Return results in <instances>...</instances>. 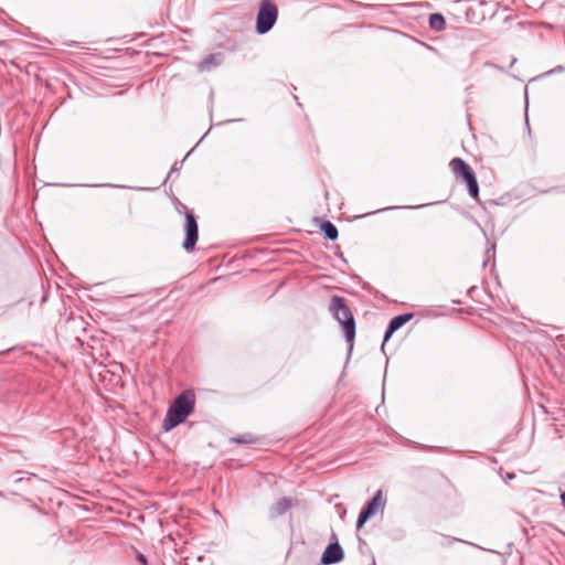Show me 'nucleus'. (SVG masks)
<instances>
[{
	"label": "nucleus",
	"instance_id": "1",
	"mask_svg": "<svg viewBox=\"0 0 565 565\" xmlns=\"http://www.w3.org/2000/svg\"><path fill=\"white\" fill-rule=\"evenodd\" d=\"M195 395L192 391H185L180 394L169 407L162 423V428L169 431L183 423L193 412Z\"/></svg>",
	"mask_w": 565,
	"mask_h": 565
},
{
	"label": "nucleus",
	"instance_id": "2",
	"mask_svg": "<svg viewBox=\"0 0 565 565\" xmlns=\"http://www.w3.org/2000/svg\"><path fill=\"white\" fill-rule=\"evenodd\" d=\"M329 308L333 317L342 326L347 341L352 345L355 337V321L352 311L344 299L339 296L331 298Z\"/></svg>",
	"mask_w": 565,
	"mask_h": 565
},
{
	"label": "nucleus",
	"instance_id": "3",
	"mask_svg": "<svg viewBox=\"0 0 565 565\" xmlns=\"http://www.w3.org/2000/svg\"><path fill=\"white\" fill-rule=\"evenodd\" d=\"M449 167L457 179H461L466 182L469 194L478 200L479 185L472 171L471 167L467 164L461 158H454Z\"/></svg>",
	"mask_w": 565,
	"mask_h": 565
},
{
	"label": "nucleus",
	"instance_id": "4",
	"mask_svg": "<svg viewBox=\"0 0 565 565\" xmlns=\"http://www.w3.org/2000/svg\"><path fill=\"white\" fill-rule=\"evenodd\" d=\"M278 18V8L271 0H263L256 19V30L259 34L268 32Z\"/></svg>",
	"mask_w": 565,
	"mask_h": 565
},
{
	"label": "nucleus",
	"instance_id": "5",
	"mask_svg": "<svg viewBox=\"0 0 565 565\" xmlns=\"http://www.w3.org/2000/svg\"><path fill=\"white\" fill-rule=\"evenodd\" d=\"M385 501L383 499L382 491L379 490L373 499L369 502V504L361 511L358 519V529L362 527V525L373 516L377 511L384 508Z\"/></svg>",
	"mask_w": 565,
	"mask_h": 565
},
{
	"label": "nucleus",
	"instance_id": "6",
	"mask_svg": "<svg viewBox=\"0 0 565 565\" xmlns=\"http://www.w3.org/2000/svg\"><path fill=\"white\" fill-rule=\"evenodd\" d=\"M185 234L186 237L183 242V248L186 250H192L199 237L198 223L192 213L185 214Z\"/></svg>",
	"mask_w": 565,
	"mask_h": 565
},
{
	"label": "nucleus",
	"instance_id": "7",
	"mask_svg": "<svg viewBox=\"0 0 565 565\" xmlns=\"http://www.w3.org/2000/svg\"><path fill=\"white\" fill-rule=\"evenodd\" d=\"M343 558V551L342 547L339 545V543H332L327 546L324 550L321 563L322 564H334L340 562Z\"/></svg>",
	"mask_w": 565,
	"mask_h": 565
},
{
	"label": "nucleus",
	"instance_id": "8",
	"mask_svg": "<svg viewBox=\"0 0 565 565\" xmlns=\"http://www.w3.org/2000/svg\"><path fill=\"white\" fill-rule=\"evenodd\" d=\"M412 318H413V313H405V315L394 317L391 320L388 328L385 332L384 341H387L395 331H397L399 328H402Z\"/></svg>",
	"mask_w": 565,
	"mask_h": 565
},
{
	"label": "nucleus",
	"instance_id": "9",
	"mask_svg": "<svg viewBox=\"0 0 565 565\" xmlns=\"http://www.w3.org/2000/svg\"><path fill=\"white\" fill-rule=\"evenodd\" d=\"M429 25L436 31H441L446 26L445 18L439 13H434L429 17Z\"/></svg>",
	"mask_w": 565,
	"mask_h": 565
},
{
	"label": "nucleus",
	"instance_id": "10",
	"mask_svg": "<svg viewBox=\"0 0 565 565\" xmlns=\"http://www.w3.org/2000/svg\"><path fill=\"white\" fill-rule=\"evenodd\" d=\"M321 228L327 238L334 241L338 237V230L332 223L324 222Z\"/></svg>",
	"mask_w": 565,
	"mask_h": 565
},
{
	"label": "nucleus",
	"instance_id": "11",
	"mask_svg": "<svg viewBox=\"0 0 565 565\" xmlns=\"http://www.w3.org/2000/svg\"><path fill=\"white\" fill-rule=\"evenodd\" d=\"M215 63V56L214 55H210L209 57L204 58L201 63H200V68L202 71L204 70H207L212 64Z\"/></svg>",
	"mask_w": 565,
	"mask_h": 565
},
{
	"label": "nucleus",
	"instance_id": "12",
	"mask_svg": "<svg viewBox=\"0 0 565 565\" xmlns=\"http://www.w3.org/2000/svg\"><path fill=\"white\" fill-rule=\"evenodd\" d=\"M137 559L138 562L141 564V565H148V562H147V558L143 554L141 553H138L137 554Z\"/></svg>",
	"mask_w": 565,
	"mask_h": 565
},
{
	"label": "nucleus",
	"instance_id": "13",
	"mask_svg": "<svg viewBox=\"0 0 565 565\" xmlns=\"http://www.w3.org/2000/svg\"><path fill=\"white\" fill-rule=\"evenodd\" d=\"M441 481H444L447 486H451L450 480L445 476H441Z\"/></svg>",
	"mask_w": 565,
	"mask_h": 565
}]
</instances>
